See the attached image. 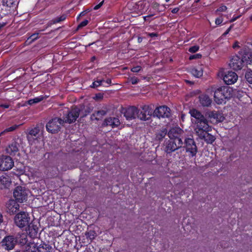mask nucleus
<instances>
[{
    "label": "nucleus",
    "instance_id": "obj_1",
    "mask_svg": "<svg viewBox=\"0 0 252 252\" xmlns=\"http://www.w3.org/2000/svg\"><path fill=\"white\" fill-rule=\"evenodd\" d=\"M252 63V55L246 50L241 51L238 54L231 59L229 63L230 67L234 70H241L245 64H251Z\"/></svg>",
    "mask_w": 252,
    "mask_h": 252
},
{
    "label": "nucleus",
    "instance_id": "obj_2",
    "mask_svg": "<svg viewBox=\"0 0 252 252\" xmlns=\"http://www.w3.org/2000/svg\"><path fill=\"white\" fill-rule=\"evenodd\" d=\"M214 100L220 104L223 102L224 99L232 96V89L228 86H222L216 89L214 88Z\"/></svg>",
    "mask_w": 252,
    "mask_h": 252
},
{
    "label": "nucleus",
    "instance_id": "obj_3",
    "mask_svg": "<svg viewBox=\"0 0 252 252\" xmlns=\"http://www.w3.org/2000/svg\"><path fill=\"white\" fill-rule=\"evenodd\" d=\"M64 123V120L61 118L55 117L50 120L46 124V129L50 133H57L60 130L61 126Z\"/></svg>",
    "mask_w": 252,
    "mask_h": 252
},
{
    "label": "nucleus",
    "instance_id": "obj_4",
    "mask_svg": "<svg viewBox=\"0 0 252 252\" xmlns=\"http://www.w3.org/2000/svg\"><path fill=\"white\" fill-rule=\"evenodd\" d=\"M14 221L16 225L19 227L26 228L30 224L31 218L28 213L21 212L15 216Z\"/></svg>",
    "mask_w": 252,
    "mask_h": 252
},
{
    "label": "nucleus",
    "instance_id": "obj_5",
    "mask_svg": "<svg viewBox=\"0 0 252 252\" xmlns=\"http://www.w3.org/2000/svg\"><path fill=\"white\" fill-rule=\"evenodd\" d=\"M28 193L29 190L25 187L18 186L13 190V196L17 201L23 203L27 200Z\"/></svg>",
    "mask_w": 252,
    "mask_h": 252
},
{
    "label": "nucleus",
    "instance_id": "obj_6",
    "mask_svg": "<svg viewBox=\"0 0 252 252\" xmlns=\"http://www.w3.org/2000/svg\"><path fill=\"white\" fill-rule=\"evenodd\" d=\"M196 126L194 129L197 136H203V134L205 132H209L211 130V127L209 126L207 120L196 122L195 123Z\"/></svg>",
    "mask_w": 252,
    "mask_h": 252
},
{
    "label": "nucleus",
    "instance_id": "obj_7",
    "mask_svg": "<svg viewBox=\"0 0 252 252\" xmlns=\"http://www.w3.org/2000/svg\"><path fill=\"white\" fill-rule=\"evenodd\" d=\"M183 142L182 139L173 138L170 139L166 147V152L167 155L171 152H174L176 150L181 148L183 146Z\"/></svg>",
    "mask_w": 252,
    "mask_h": 252
},
{
    "label": "nucleus",
    "instance_id": "obj_8",
    "mask_svg": "<svg viewBox=\"0 0 252 252\" xmlns=\"http://www.w3.org/2000/svg\"><path fill=\"white\" fill-rule=\"evenodd\" d=\"M22 237L21 243L24 244L22 247V251L23 252H37V242L33 241L32 242L27 243L28 240L27 236L23 235Z\"/></svg>",
    "mask_w": 252,
    "mask_h": 252
},
{
    "label": "nucleus",
    "instance_id": "obj_9",
    "mask_svg": "<svg viewBox=\"0 0 252 252\" xmlns=\"http://www.w3.org/2000/svg\"><path fill=\"white\" fill-rule=\"evenodd\" d=\"M80 112V109L78 107L73 108L64 117V123L71 124L75 122L79 116Z\"/></svg>",
    "mask_w": 252,
    "mask_h": 252
},
{
    "label": "nucleus",
    "instance_id": "obj_10",
    "mask_svg": "<svg viewBox=\"0 0 252 252\" xmlns=\"http://www.w3.org/2000/svg\"><path fill=\"white\" fill-rule=\"evenodd\" d=\"M17 243L16 239L13 236L5 237L1 241L0 244L1 247L5 250H12Z\"/></svg>",
    "mask_w": 252,
    "mask_h": 252
},
{
    "label": "nucleus",
    "instance_id": "obj_11",
    "mask_svg": "<svg viewBox=\"0 0 252 252\" xmlns=\"http://www.w3.org/2000/svg\"><path fill=\"white\" fill-rule=\"evenodd\" d=\"M14 162L10 157L2 156L0 158V170L6 171L12 168Z\"/></svg>",
    "mask_w": 252,
    "mask_h": 252
},
{
    "label": "nucleus",
    "instance_id": "obj_12",
    "mask_svg": "<svg viewBox=\"0 0 252 252\" xmlns=\"http://www.w3.org/2000/svg\"><path fill=\"white\" fill-rule=\"evenodd\" d=\"M153 111L148 105H144L141 109H138L137 117L141 120H147L151 116Z\"/></svg>",
    "mask_w": 252,
    "mask_h": 252
},
{
    "label": "nucleus",
    "instance_id": "obj_13",
    "mask_svg": "<svg viewBox=\"0 0 252 252\" xmlns=\"http://www.w3.org/2000/svg\"><path fill=\"white\" fill-rule=\"evenodd\" d=\"M154 116L159 118H169L170 116V110L169 108L165 106H161L157 108L154 113Z\"/></svg>",
    "mask_w": 252,
    "mask_h": 252
},
{
    "label": "nucleus",
    "instance_id": "obj_14",
    "mask_svg": "<svg viewBox=\"0 0 252 252\" xmlns=\"http://www.w3.org/2000/svg\"><path fill=\"white\" fill-rule=\"evenodd\" d=\"M42 125H37L36 127L31 129L28 135H27V139L30 143L32 145L35 140L37 139L38 135L40 132L41 129L43 128Z\"/></svg>",
    "mask_w": 252,
    "mask_h": 252
},
{
    "label": "nucleus",
    "instance_id": "obj_15",
    "mask_svg": "<svg viewBox=\"0 0 252 252\" xmlns=\"http://www.w3.org/2000/svg\"><path fill=\"white\" fill-rule=\"evenodd\" d=\"M165 6L163 5H159L157 2L153 3L152 7L149 10L150 14L147 16L144 17L145 20H146L147 18L151 17L164 11L165 10Z\"/></svg>",
    "mask_w": 252,
    "mask_h": 252
},
{
    "label": "nucleus",
    "instance_id": "obj_16",
    "mask_svg": "<svg viewBox=\"0 0 252 252\" xmlns=\"http://www.w3.org/2000/svg\"><path fill=\"white\" fill-rule=\"evenodd\" d=\"M187 152L190 153L192 157L194 156L197 153V147L192 138H186L185 141Z\"/></svg>",
    "mask_w": 252,
    "mask_h": 252
},
{
    "label": "nucleus",
    "instance_id": "obj_17",
    "mask_svg": "<svg viewBox=\"0 0 252 252\" xmlns=\"http://www.w3.org/2000/svg\"><path fill=\"white\" fill-rule=\"evenodd\" d=\"M184 131L179 127H172L168 133L170 139L178 138L182 139Z\"/></svg>",
    "mask_w": 252,
    "mask_h": 252
},
{
    "label": "nucleus",
    "instance_id": "obj_18",
    "mask_svg": "<svg viewBox=\"0 0 252 252\" xmlns=\"http://www.w3.org/2000/svg\"><path fill=\"white\" fill-rule=\"evenodd\" d=\"M223 81L227 85L234 84L238 79V75L233 71H228L223 78Z\"/></svg>",
    "mask_w": 252,
    "mask_h": 252
},
{
    "label": "nucleus",
    "instance_id": "obj_19",
    "mask_svg": "<svg viewBox=\"0 0 252 252\" xmlns=\"http://www.w3.org/2000/svg\"><path fill=\"white\" fill-rule=\"evenodd\" d=\"M6 211L10 214H14L19 209V205L16 200H9L6 205Z\"/></svg>",
    "mask_w": 252,
    "mask_h": 252
},
{
    "label": "nucleus",
    "instance_id": "obj_20",
    "mask_svg": "<svg viewBox=\"0 0 252 252\" xmlns=\"http://www.w3.org/2000/svg\"><path fill=\"white\" fill-rule=\"evenodd\" d=\"M137 114L138 109L134 106H131L126 110L124 116L126 120H130L136 118Z\"/></svg>",
    "mask_w": 252,
    "mask_h": 252
},
{
    "label": "nucleus",
    "instance_id": "obj_21",
    "mask_svg": "<svg viewBox=\"0 0 252 252\" xmlns=\"http://www.w3.org/2000/svg\"><path fill=\"white\" fill-rule=\"evenodd\" d=\"M189 113L193 118L191 119L192 122L196 123V122L205 120L206 118L205 117L198 111L196 109H191L189 111Z\"/></svg>",
    "mask_w": 252,
    "mask_h": 252
},
{
    "label": "nucleus",
    "instance_id": "obj_22",
    "mask_svg": "<svg viewBox=\"0 0 252 252\" xmlns=\"http://www.w3.org/2000/svg\"><path fill=\"white\" fill-rule=\"evenodd\" d=\"M120 124V120L117 118L109 117L105 119L103 126H110L112 127H115Z\"/></svg>",
    "mask_w": 252,
    "mask_h": 252
},
{
    "label": "nucleus",
    "instance_id": "obj_23",
    "mask_svg": "<svg viewBox=\"0 0 252 252\" xmlns=\"http://www.w3.org/2000/svg\"><path fill=\"white\" fill-rule=\"evenodd\" d=\"M37 251L38 252H52L53 248L51 246L44 242L40 244L37 242Z\"/></svg>",
    "mask_w": 252,
    "mask_h": 252
},
{
    "label": "nucleus",
    "instance_id": "obj_24",
    "mask_svg": "<svg viewBox=\"0 0 252 252\" xmlns=\"http://www.w3.org/2000/svg\"><path fill=\"white\" fill-rule=\"evenodd\" d=\"M25 229L31 237H34L37 235L38 228L36 225L33 224L31 222Z\"/></svg>",
    "mask_w": 252,
    "mask_h": 252
},
{
    "label": "nucleus",
    "instance_id": "obj_25",
    "mask_svg": "<svg viewBox=\"0 0 252 252\" xmlns=\"http://www.w3.org/2000/svg\"><path fill=\"white\" fill-rule=\"evenodd\" d=\"M11 184L10 178L8 176H2L0 177V189L8 188Z\"/></svg>",
    "mask_w": 252,
    "mask_h": 252
},
{
    "label": "nucleus",
    "instance_id": "obj_26",
    "mask_svg": "<svg viewBox=\"0 0 252 252\" xmlns=\"http://www.w3.org/2000/svg\"><path fill=\"white\" fill-rule=\"evenodd\" d=\"M202 136H197L200 139H203L208 144H212L215 140V137L209 134L208 132H204Z\"/></svg>",
    "mask_w": 252,
    "mask_h": 252
},
{
    "label": "nucleus",
    "instance_id": "obj_27",
    "mask_svg": "<svg viewBox=\"0 0 252 252\" xmlns=\"http://www.w3.org/2000/svg\"><path fill=\"white\" fill-rule=\"evenodd\" d=\"M190 73L195 77L199 78L203 75V68L201 66L193 67L190 69Z\"/></svg>",
    "mask_w": 252,
    "mask_h": 252
},
{
    "label": "nucleus",
    "instance_id": "obj_28",
    "mask_svg": "<svg viewBox=\"0 0 252 252\" xmlns=\"http://www.w3.org/2000/svg\"><path fill=\"white\" fill-rule=\"evenodd\" d=\"M6 151L7 154L11 156L15 155L18 151L17 144L15 143H12L6 148Z\"/></svg>",
    "mask_w": 252,
    "mask_h": 252
},
{
    "label": "nucleus",
    "instance_id": "obj_29",
    "mask_svg": "<svg viewBox=\"0 0 252 252\" xmlns=\"http://www.w3.org/2000/svg\"><path fill=\"white\" fill-rule=\"evenodd\" d=\"M200 103L204 106H208L211 103V99L206 95H201L199 97Z\"/></svg>",
    "mask_w": 252,
    "mask_h": 252
},
{
    "label": "nucleus",
    "instance_id": "obj_30",
    "mask_svg": "<svg viewBox=\"0 0 252 252\" xmlns=\"http://www.w3.org/2000/svg\"><path fill=\"white\" fill-rule=\"evenodd\" d=\"M107 113V111L105 110H101L99 111H97L96 112L94 113L92 118L94 117L95 120H99L101 119L104 115H105Z\"/></svg>",
    "mask_w": 252,
    "mask_h": 252
},
{
    "label": "nucleus",
    "instance_id": "obj_31",
    "mask_svg": "<svg viewBox=\"0 0 252 252\" xmlns=\"http://www.w3.org/2000/svg\"><path fill=\"white\" fill-rule=\"evenodd\" d=\"M66 19V16L63 15L53 19L51 22L48 24V26H50L53 24H56L64 21Z\"/></svg>",
    "mask_w": 252,
    "mask_h": 252
},
{
    "label": "nucleus",
    "instance_id": "obj_32",
    "mask_svg": "<svg viewBox=\"0 0 252 252\" xmlns=\"http://www.w3.org/2000/svg\"><path fill=\"white\" fill-rule=\"evenodd\" d=\"M135 8L137 9V13L139 14H142L144 11L143 3L142 2H139L135 4Z\"/></svg>",
    "mask_w": 252,
    "mask_h": 252
},
{
    "label": "nucleus",
    "instance_id": "obj_33",
    "mask_svg": "<svg viewBox=\"0 0 252 252\" xmlns=\"http://www.w3.org/2000/svg\"><path fill=\"white\" fill-rule=\"evenodd\" d=\"M86 236L90 240L94 239L96 236V232L94 230H90L86 232Z\"/></svg>",
    "mask_w": 252,
    "mask_h": 252
},
{
    "label": "nucleus",
    "instance_id": "obj_34",
    "mask_svg": "<svg viewBox=\"0 0 252 252\" xmlns=\"http://www.w3.org/2000/svg\"><path fill=\"white\" fill-rule=\"evenodd\" d=\"M2 4L3 5H6L8 7H11L15 5V0H2Z\"/></svg>",
    "mask_w": 252,
    "mask_h": 252
},
{
    "label": "nucleus",
    "instance_id": "obj_35",
    "mask_svg": "<svg viewBox=\"0 0 252 252\" xmlns=\"http://www.w3.org/2000/svg\"><path fill=\"white\" fill-rule=\"evenodd\" d=\"M43 97H35L33 99H31L28 100V104L30 105H32L34 103H37L40 102L43 99Z\"/></svg>",
    "mask_w": 252,
    "mask_h": 252
},
{
    "label": "nucleus",
    "instance_id": "obj_36",
    "mask_svg": "<svg viewBox=\"0 0 252 252\" xmlns=\"http://www.w3.org/2000/svg\"><path fill=\"white\" fill-rule=\"evenodd\" d=\"M104 82V80L103 79L98 80L95 81L93 82L92 85H91V87L92 88H97L98 86L102 85L103 83Z\"/></svg>",
    "mask_w": 252,
    "mask_h": 252
},
{
    "label": "nucleus",
    "instance_id": "obj_37",
    "mask_svg": "<svg viewBox=\"0 0 252 252\" xmlns=\"http://www.w3.org/2000/svg\"><path fill=\"white\" fill-rule=\"evenodd\" d=\"M38 38V33H34L32 34L27 39V42L29 43L34 41Z\"/></svg>",
    "mask_w": 252,
    "mask_h": 252
},
{
    "label": "nucleus",
    "instance_id": "obj_38",
    "mask_svg": "<svg viewBox=\"0 0 252 252\" xmlns=\"http://www.w3.org/2000/svg\"><path fill=\"white\" fill-rule=\"evenodd\" d=\"M245 78L247 81L251 84H252V71H247L245 74Z\"/></svg>",
    "mask_w": 252,
    "mask_h": 252
},
{
    "label": "nucleus",
    "instance_id": "obj_39",
    "mask_svg": "<svg viewBox=\"0 0 252 252\" xmlns=\"http://www.w3.org/2000/svg\"><path fill=\"white\" fill-rule=\"evenodd\" d=\"M199 46L195 45L190 47L189 49V51L190 53H195L199 50Z\"/></svg>",
    "mask_w": 252,
    "mask_h": 252
},
{
    "label": "nucleus",
    "instance_id": "obj_40",
    "mask_svg": "<svg viewBox=\"0 0 252 252\" xmlns=\"http://www.w3.org/2000/svg\"><path fill=\"white\" fill-rule=\"evenodd\" d=\"M17 127V126H10L7 128L5 129L3 132H1V134H2L4 132L12 131L14 130Z\"/></svg>",
    "mask_w": 252,
    "mask_h": 252
},
{
    "label": "nucleus",
    "instance_id": "obj_41",
    "mask_svg": "<svg viewBox=\"0 0 252 252\" xmlns=\"http://www.w3.org/2000/svg\"><path fill=\"white\" fill-rule=\"evenodd\" d=\"M89 23V21L88 20H85L82 22L80 23V24L78 26V28H81L85 26H86Z\"/></svg>",
    "mask_w": 252,
    "mask_h": 252
},
{
    "label": "nucleus",
    "instance_id": "obj_42",
    "mask_svg": "<svg viewBox=\"0 0 252 252\" xmlns=\"http://www.w3.org/2000/svg\"><path fill=\"white\" fill-rule=\"evenodd\" d=\"M201 55H200L199 54H196L195 55H191L189 57V59L190 60H192L195 59H200V58H201Z\"/></svg>",
    "mask_w": 252,
    "mask_h": 252
},
{
    "label": "nucleus",
    "instance_id": "obj_43",
    "mask_svg": "<svg viewBox=\"0 0 252 252\" xmlns=\"http://www.w3.org/2000/svg\"><path fill=\"white\" fill-rule=\"evenodd\" d=\"M141 69V67L140 66H136L131 68V70L133 72H138Z\"/></svg>",
    "mask_w": 252,
    "mask_h": 252
},
{
    "label": "nucleus",
    "instance_id": "obj_44",
    "mask_svg": "<svg viewBox=\"0 0 252 252\" xmlns=\"http://www.w3.org/2000/svg\"><path fill=\"white\" fill-rule=\"evenodd\" d=\"M139 81V79L136 77H131L130 78V82L132 84H137Z\"/></svg>",
    "mask_w": 252,
    "mask_h": 252
},
{
    "label": "nucleus",
    "instance_id": "obj_45",
    "mask_svg": "<svg viewBox=\"0 0 252 252\" xmlns=\"http://www.w3.org/2000/svg\"><path fill=\"white\" fill-rule=\"evenodd\" d=\"M227 9V7L225 5H222L221 6H220L218 9H217V11H220V12H223V11H225Z\"/></svg>",
    "mask_w": 252,
    "mask_h": 252
},
{
    "label": "nucleus",
    "instance_id": "obj_46",
    "mask_svg": "<svg viewBox=\"0 0 252 252\" xmlns=\"http://www.w3.org/2000/svg\"><path fill=\"white\" fill-rule=\"evenodd\" d=\"M222 18L221 17L218 18L215 20V23L217 25H220L222 22Z\"/></svg>",
    "mask_w": 252,
    "mask_h": 252
},
{
    "label": "nucleus",
    "instance_id": "obj_47",
    "mask_svg": "<svg viewBox=\"0 0 252 252\" xmlns=\"http://www.w3.org/2000/svg\"><path fill=\"white\" fill-rule=\"evenodd\" d=\"M103 3V1H102L100 2L99 4H98L96 5L94 7V10H97V9H99V8H100L102 5Z\"/></svg>",
    "mask_w": 252,
    "mask_h": 252
},
{
    "label": "nucleus",
    "instance_id": "obj_48",
    "mask_svg": "<svg viewBox=\"0 0 252 252\" xmlns=\"http://www.w3.org/2000/svg\"><path fill=\"white\" fill-rule=\"evenodd\" d=\"M166 135V133L164 132H162L161 133V134L159 135H157V137L159 139H162V138H163L165 135Z\"/></svg>",
    "mask_w": 252,
    "mask_h": 252
},
{
    "label": "nucleus",
    "instance_id": "obj_49",
    "mask_svg": "<svg viewBox=\"0 0 252 252\" xmlns=\"http://www.w3.org/2000/svg\"><path fill=\"white\" fill-rule=\"evenodd\" d=\"M148 35L151 37H157L158 34L156 33L152 32V33H148Z\"/></svg>",
    "mask_w": 252,
    "mask_h": 252
},
{
    "label": "nucleus",
    "instance_id": "obj_50",
    "mask_svg": "<svg viewBox=\"0 0 252 252\" xmlns=\"http://www.w3.org/2000/svg\"><path fill=\"white\" fill-rule=\"evenodd\" d=\"M179 8L178 7H176L173 9L171 12L172 13L175 14L177 13L179 11Z\"/></svg>",
    "mask_w": 252,
    "mask_h": 252
},
{
    "label": "nucleus",
    "instance_id": "obj_51",
    "mask_svg": "<svg viewBox=\"0 0 252 252\" xmlns=\"http://www.w3.org/2000/svg\"><path fill=\"white\" fill-rule=\"evenodd\" d=\"M217 116H218V114L216 113H213V112H212V114L211 115H210V116L211 117H213V118H214L215 119H216V118L217 119L218 118Z\"/></svg>",
    "mask_w": 252,
    "mask_h": 252
},
{
    "label": "nucleus",
    "instance_id": "obj_52",
    "mask_svg": "<svg viewBox=\"0 0 252 252\" xmlns=\"http://www.w3.org/2000/svg\"><path fill=\"white\" fill-rule=\"evenodd\" d=\"M232 27V25L230 26L229 28L227 29V30L226 31V32L224 33V35L227 34L231 30V28Z\"/></svg>",
    "mask_w": 252,
    "mask_h": 252
},
{
    "label": "nucleus",
    "instance_id": "obj_53",
    "mask_svg": "<svg viewBox=\"0 0 252 252\" xmlns=\"http://www.w3.org/2000/svg\"><path fill=\"white\" fill-rule=\"evenodd\" d=\"M106 83L108 85H110L111 83V79H108L106 81L104 80V82Z\"/></svg>",
    "mask_w": 252,
    "mask_h": 252
},
{
    "label": "nucleus",
    "instance_id": "obj_54",
    "mask_svg": "<svg viewBox=\"0 0 252 252\" xmlns=\"http://www.w3.org/2000/svg\"><path fill=\"white\" fill-rule=\"evenodd\" d=\"M239 17V16H236L235 17H233L230 21V22H233L234 21H235V20H236Z\"/></svg>",
    "mask_w": 252,
    "mask_h": 252
},
{
    "label": "nucleus",
    "instance_id": "obj_55",
    "mask_svg": "<svg viewBox=\"0 0 252 252\" xmlns=\"http://www.w3.org/2000/svg\"><path fill=\"white\" fill-rule=\"evenodd\" d=\"M0 107L4 108H8L9 107V105L8 104H1L0 105Z\"/></svg>",
    "mask_w": 252,
    "mask_h": 252
},
{
    "label": "nucleus",
    "instance_id": "obj_56",
    "mask_svg": "<svg viewBox=\"0 0 252 252\" xmlns=\"http://www.w3.org/2000/svg\"><path fill=\"white\" fill-rule=\"evenodd\" d=\"M2 216L1 215V214L0 213V223L2 221Z\"/></svg>",
    "mask_w": 252,
    "mask_h": 252
},
{
    "label": "nucleus",
    "instance_id": "obj_57",
    "mask_svg": "<svg viewBox=\"0 0 252 252\" xmlns=\"http://www.w3.org/2000/svg\"><path fill=\"white\" fill-rule=\"evenodd\" d=\"M95 57L94 56V57H93L92 58V61H94V60H95Z\"/></svg>",
    "mask_w": 252,
    "mask_h": 252
},
{
    "label": "nucleus",
    "instance_id": "obj_58",
    "mask_svg": "<svg viewBox=\"0 0 252 252\" xmlns=\"http://www.w3.org/2000/svg\"><path fill=\"white\" fill-rule=\"evenodd\" d=\"M4 26V24H2V25L0 26V29L1 27H3Z\"/></svg>",
    "mask_w": 252,
    "mask_h": 252
},
{
    "label": "nucleus",
    "instance_id": "obj_59",
    "mask_svg": "<svg viewBox=\"0 0 252 252\" xmlns=\"http://www.w3.org/2000/svg\"><path fill=\"white\" fill-rule=\"evenodd\" d=\"M141 41V40H140V38H138V41H139V42H140Z\"/></svg>",
    "mask_w": 252,
    "mask_h": 252
},
{
    "label": "nucleus",
    "instance_id": "obj_60",
    "mask_svg": "<svg viewBox=\"0 0 252 252\" xmlns=\"http://www.w3.org/2000/svg\"><path fill=\"white\" fill-rule=\"evenodd\" d=\"M169 0H165V1H166V2H168V1H169Z\"/></svg>",
    "mask_w": 252,
    "mask_h": 252
},
{
    "label": "nucleus",
    "instance_id": "obj_61",
    "mask_svg": "<svg viewBox=\"0 0 252 252\" xmlns=\"http://www.w3.org/2000/svg\"><path fill=\"white\" fill-rule=\"evenodd\" d=\"M251 19L252 20V16L251 17Z\"/></svg>",
    "mask_w": 252,
    "mask_h": 252
}]
</instances>
